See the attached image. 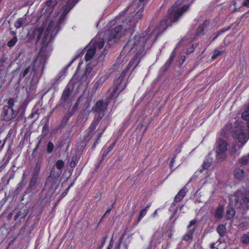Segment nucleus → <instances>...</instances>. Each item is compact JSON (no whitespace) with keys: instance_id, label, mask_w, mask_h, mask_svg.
<instances>
[{"instance_id":"13d9d810","label":"nucleus","mask_w":249,"mask_h":249,"mask_svg":"<svg viewBox=\"0 0 249 249\" xmlns=\"http://www.w3.org/2000/svg\"><path fill=\"white\" fill-rule=\"evenodd\" d=\"M5 142H6V139H5L4 140L3 143L1 144V146L0 147V150H1L4 147Z\"/></svg>"},{"instance_id":"37998d69","label":"nucleus","mask_w":249,"mask_h":249,"mask_svg":"<svg viewBox=\"0 0 249 249\" xmlns=\"http://www.w3.org/2000/svg\"><path fill=\"white\" fill-rule=\"evenodd\" d=\"M37 177L35 176L34 175L33 176L30 181V186H34L36 184V180H37Z\"/></svg>"},{"instance_id":"dca6fc26","label":"nucleus","mask_w":249,"mask_h":249,"mask_svg":"<svg viewBox=\"0 0 249 249\" xmlns=\"http://www.w3.org/2000/svg\"><path fill=\"white\" fill-rule=\"evenodd\" d=\"M142 55L138 54L137 53H136V54L133 57L132 59L129 62L127 68H130L131 67H133V69L136 68V67L139 63L141 58L143 56Z\"/></svg>"},{"instance_id":"423d86ee","label":"nucleus","mask_w":249,"mask_h":249,"mask_svg":"<svg viewBox=\"0 0 249 249\" xmlns=\"http://www.w3.org/2000/svg\"><path fill=\"white\" fill-rule=\"evenodd\" d=\"M133 16H132V18L129 20L130 24L128 27H125L124 29H123L122 26L121 25H119L115 27L109 34V36L108 39V41H113L114 42H115L117 40L120 39V38L122 36L124 30L132 29L136 23L135 22L134 25H132L133 24Z\"/></svg>"},{"instance_id":"f3484780","label":"nucleus","mask_w":249,"mask_h":249,"mask_svg":"<svg viewBox=\"0 0 249 249\" xmlns=\"http://www.w3.org/2000/svg\"><path fill=\"white\" fill-rule=\"evenodd\" d=\"M73 89V87L72 85L70 83L68 84L63 92L61 99L64 101H66L69 96L70 92L72 91Z\"/></svg>"},{"instance_id":"f8f14e48","label":"nucleus","mask_w":249,"mask_h":249,"mask_svg":"<svg viewBox=\"0 0 249 249\" xmlns=\"http://www.w3.org/2000/svg\"><path fill=\"white\" fill-rule=\"evenodd\" d=\"M33 69H32L31 65L24 67L21 69L19 74V80L27 76L32 77V80L36 75Z\"/></svg>"},{"instance_id":"1a4fd4ad","label":"nucleus","mask_w":249,"mask_h":249,"mask_svg":"<svg viewBox=\"0 0 249 249\" xmlns=\"http://www.w3.org/2000/svg\"><path fill=\"white\" fill-rule=\"evenodd\" d=\"M145 0H139L137 8L135 9L132 14L133 16V24L135 22H137L138 20L141 19L142 17V10L145 4Z\"/></svg>"},{"instance_id":"5701e85b","label":"nucleus","mask_w":249,"mask_h":249,"mask_svg":"<svg viewBox=\"0 0 249 249\" xmlns=\"http://www.w3.org/2000/svg\"><path fill=\"white\" fill-rule=\"evenodd\" d=\"M107 76L106 75H104L99 77V79L96 81V82L95 83L94 85V87L96 89H98L99 87H101L103 85V83L107 79Z\"/></svg>"},{"instance_id":"f03ea898","label":"nucleus","mask_w":249,"mask_h":249,"mask_svg":"<svg viewBox=\"0 0 249 249\" xmlns=\"http://www.w3.org/2000/svg\"><path fill=\"white\" fill-rule=\"evenodd\" d=\"M45 26L46 24L43 23L39 27H34L29 31L28 34L30 37L36 40V43L41 39L40 52L33 63L30 65H31L32 69L36 75L40 68L41 67L42 71H43L45 63L43 54L47 46L54 39L59 30L58 24L55 25L53 21L50 22L46 29H45Z\"/></svg>"},{"instance_id":"69168bd1","label":"nucleus","mask_w":249,"mask_h":249,"mask_svg":"<svg viewBox=\"0 0 249 249\" xmlns=\"http://www.w3.org/2000/svg\"><path fill=\"white\" fill-rule=\"evenodd\" d=\"M150 203H149L147 205V206H146V207L144 209H146V211H147L148 209L150 207Z\"/></svg>"},{"instance_id":"58836bf2","label":"nucleus","mask_w":249,"mask_h":249,"mask_svg":"<svg viewBox=\"0 0 249 249\" xmlns=\"http://www.w3.org/2000/svg\"><path fill=\"white\" fill-rule=\"evenodd\" d=\"M46 4L48 7L53 8L55 6V1L53 0H47Z\"/></svg>"},{"instance_id":"49530a36","label":"nucleus","mask_w":249,"mask_h":249,"mask_svg":"<svg viewBox=\"0 0 249 249\" xmlns=\"http://www.w3.org/2000/svg\"><path fill=\"white\" fill-rule=\"evenodd\" d=\"M173 60V59L169 58V59L167 60V61L165 63V64L164 65V68L166 69L170 67Z\"/></svg>"},{"instance_id":"cd10ccee","label":"nucleus","mask_w":249,"mask_h":249,"mask_svg":"<svg viewBox=\"0 0 249 249\" xmlns=\"http://www.w3.org/2000/svg\"><path fill=\"white\" fill-rule=\"evenodd\" d=\"M11 34L13 36V38L7 42V45L9 47L13 46L17 41V38L16 36V33L11 31Z\"/></svg>"},{"instance_id":"72a5a7b5","label":"nucleus","mask_w":249,"mask_h":249,"mask_svg":"<svg viewBox=\"0 0 249 249\" xmlns=\"http://www.w3.org/2000/svg\"><path fill=\"white\" fill-rule=\"evenodd\" d=\"M41 165H39V164H36V165L34 169V173L33 175L35 176H38L41 168Z\"/></svg>"},{"instance_id":"de8ad7c7","label":"nucleus","mask_w":249,"mask_h":249,"mask_svg":"<svg viewBox=\"0 0 249 249\" xmlns=\"http://www.w3.org/2000/svg\"><path fill=\"white\" fill-rule=\"evenodd\" d=\"M44 160V158L43 157V156L42 155H39L38 157L37 161L36 164H39V165L41 166V164Z\"/></svg>"},{"instance_id":"b1692460","label":"nucleus","mask_w":249,"mask_h":249,"mask_svg":"<svg viewBox=\"0 0 249 249\" xmlns=\"http://www.w3.org/2000/svg\"><path fill=\"white\" fill-rule=\"evenodd\" d=\"M96 114L95 115V118L94 121H93V123L98 125L100 121L102 119V118L105 116V113L104 112H96Z\"/></svg>"},{"instance_id":"a211bd4d","label":"nucleus","mask_w":249,"mask_h":249,"mask_svg":"<svg viewBox=\"0 0 249 249\" xmlns=\"http://www.w3.org/2000/svg\"><path fill=\"white\" fill-rule=\"evenodd\" d=\"M209 24L210 21L209 20L204 21L203 23L201 25H199L197 28L196 32V36H198L203 34L205 28L209 25Z\"/></svg>"},{"instance_id":"a19ab883","label":"nucleus","mask_w":249,"mask_h":249,"mask_svg":"<svg viewBox=\"0 0 249 249\" xmlns=\"http://www.w3.org/2000/svg\"><path fill=\"white\" fill-rule=\"evenodd\" d=\"M242 241L243 243L245 244H248L249 243V235L247 234H244L243 236H242Z\"/></svg>"},{"instance_id":"4be33fe9","label":"nucleus","mask_w":249,"mask_h":249,"mask_svg":"<svg viewBox=\"0 0 249 249\" xmlns=\"http://www.w3.org/2000/svg\"><path fill=\"white\" fill-rule=\"evenodd\" d=\"M95 53V48H93L92 47L90 48L86 53L85 58L86 61L90 60Z\"/></svg>"},{"instance_id":"6e6d98bb","label":"nucleus","mask_w":249,"mask_h":249,"mask_svg":"<svg viewBox=\"0 0 249 249\" xmlns=\"http://www.w3.org/2000/svg\"><path fill=\"white\" fill-rule=\"evenodd\" d=\"M175 55H176V53H175V51H173L172 53H171L170 54V58H172V59H174L175 56Z\"/></svg>"},{"instance_id":"c85d7f7f","label":"nucleus","mask_w":249,"mask_h":249,"mask_svg":"<svg viewBox=\"0 0 249 249\" xmlns=\"http://www.w3.org/2000/svg\"><path fill=\"white\" fill-rule=\"evenodd\" d=\"M26 18H18L15 22V26L17 28H18L22 26L25 22Z\"/></svg>"},{"instance_id":"412c9836","label":"nucleus","mask_w":249,"mask_h":249,"mask_svg":"<svg viewBox=\"0 0 249 249\" xmlns=\"http://www.w3.org/2000/svg\"><path fill=\"white\" fill-rule=\"evenodd\" d=\"M234 175L235 178L238 180H242L245 176L244 171L243 170L237 168L235 169L234 172Z\"/></svg>"},{"instance_id":"603ef678","label":"nucleus","mask_w":249,"mask_h":249,"mask_svg":"<svg viewBox=\"0 0 249 249\" xmlns=\"http://www.w3.org/2000/svg\"><path fill=\"white\" fill-rule=\"evenodd\" d=\"M243 5L246 7H249V0H245L243 3Z\"/></svg>"},{"instance_id":"4c0bfd02","label":"nucleus","mask_w":249,"mask_h":249,"mask_svg":"<svg viewBox=\"0 0 249 249\" xmlns=\"http://www.w3.org/2000/svg\"><path fill=\"white\" fill-rule=\"evenodd\" d=\"M211 164V161L209 160H206L204 161V162L202 164V167L204 169H206L208 168Z\"/></svg>"},{"instance_id":"aec40b11","label":"nucleus","mask_w":249,"mask_h":249,"mask_svg":"<svg viewBox=\"0 0 249 249\" xmlns=\"http://www.w3.org/2000/svg\"><path fill=\"white\" fill-rule=\"evenodd\" d=\"M27 213H28L25 211H24L23 212L18 211L14 217V220L16 221L18 218H19L18 221L19 222V223H20L22 220L24 219L27 214Z\"/></svg>"},{"instance_id":"473e14b6","label":"nucleus","mask_w":249,"mask_h":249,"mask_svg":"<svg viewBox=\"0 0 249 249\" xmlns=\"http://www.w3.org/2000/svg\"><path fill=\"white\" fill-rule=\"evenodd\" d=\"M48 129H49V123H48V122H47L42 128V132H43V133L44 134V135H41L40 136V137H41V139H43L44 138L46 134L47 133Z\"/></svg>"},{"instance_id":"052dcab7","label":"nucleus","mask_w":249,"mask_h":249,"mask_svg":"<svg viewBox=\"0 0 249 249\" xmlns=\"http://www.w3.org/2000/svg\"><path fill=\"white\" fill-rule=\"evenodd\" d=\"M215 243H213L210 245V248L211 249H214L215 248Z\"/></svg>"},{"instance_id":"680f3d73","label":"nucleus","mask_w":249,"mask_h":249,"mask_svg":"<svg viewBox=\"0 0 249 249\" xmlns=\"http://www.w3.org/2000/svg\"><path fill=\"white\" fill-rule=\"evenodd\" d=\"M177 202H175V200L174 201V202L171 204V207H175L176 206V203Z\"/></svg>"},{"instance_id":"2eb2a0df","label":"nucleus","mask_w":249,"mask_h":249,"mask_svg":"<svg viewBox=\"0 0 249 249\" xmlns=\"http://www.w3.org/2000/svg\"><path fill=\"white\" fill-rule=\"evenodd\" d=\"M108 105V102H103L102 101L97 102L94 107L95 112H104L105 113Z\"/></svg>"},{"instance_id":"4468645a","label":"nucleus","mask_w":249,"mask_h":249,"mask_svg":"<svg viewBox=\"0 0 249 249\" xmlns=\"http://www.w3.org/2000/svg\"><path fill=\"white\" fill-rule=\"evenodd\" d=\"M101 35H98L95 36L94 40H92L93 48H95V50L98 48L101 49L104 45L105 41L103 38H100Z\"/></svg>"},{"instance_id":"338daca9","label":"nucleus","mask_w":249,"mask_h":249,"mask_svg":"<svg viewBox=\"0 0 249 249\" xmlns=\"http://www.w3.org/2000/svg\"><path fill=\"white\" fill-rule=\"evenodd\" d=\"M124 249H127V244H124Z\"/></svg>"},{"instance_id":"ddd939ff","label":"nucleus","mask_w":249,"mask_h":249,"mask_svg":"<svg viewBox=\"0 0 249 249\" xmlns=\"http://www.w3.org/2000/svg\"><path fill=\"white\" fill-rule=\"evenodd\" d=\"M196 223V220H192L190 222V223L187 227V228L189 229V230L187 233L183 236V240L188 241L192 239L196 228L195 227H194L193 228H191V227L192 226H194Z\"/></svg>"},{"instance_id":"bf43d9fd","label":"nucleus","mask_w":249,"mask_h":249,"mask_svg":"<svg viewBox=\"0 0 249 249\" xmlns=\"http://www.w3.org/2000/svg\"><path fill=\"white\" fill-rule=\"evenodd\" d=\"M193 49H191V48H188L187 50V53H191L193 52Z\"/></svg>"},{"instance_id":"c9c22d12","label":"nucleus","mask_w":249,"mask_h":249,"mask_svg":"<svg viewBox=\"0 0 249 249\" xmlns=\"http://www.w3.org/2000/svg\"><path fill=\"white\" fill-rule=\"evenodd\" d=\"M234 213H235V212L232 209H231V210H228L227 211V218L228 219L232 218L234 216Z\"/></svg>"},{"instance_id":"6e6552de","label":"nucleus","mask_w":249,"mask_h":249,"mask_svg":"<svg viewBox=\"0 0 249 249\" xmlns=\"http://www.w3.org/2000/svg\"><path fill=\"white\" fill-rule=\"evenodd\" d=\"M124 71L122 73L121 75L118 77L117 79H116L115 82V87L114 88L113 91L111 92L110 95L109 96V98L110 99L116 97L118 96L117 95H115L117 91L118 90H120L122 91L124 89L125 86V83L124 81Z\"/></svg>"},{"instance_id":"0e129e2a","label":"nucleus","mask_w":249,"mask_h":249,"mask_svg":"<svg viewBox=\"0 0 249 249\" xmlns=\"http://www.w3.org/2000/svg\"><path fill=\"white\" fill-rule=\"evenodd\" d=\"M35 113H32L30 114V117L31 118H33L35 117Z\"/></svg>"},{"instance_id":"6ab92c4d","label":"nucleus","mask_w":249,"mask_h":249,"mask_svg":"<svg viewBox=\"0 0 249 249\" xmlns=\"http://www.w3.org/2000/svg\"><path fill=\"white\" fill-rule=\"evenodd\" d=\"M187 191V189L185 187H183L181 190H180L178 194L175 197V202H179L180 201L183 197L185 196L186 192Z\"/></svg>"},{"instance_id":"2f4dec72","label":"nucleus","mask_w":249,"mask_h":249,"mask_svg":"<svg viewBox=\"0 0 249 249\" xmlns=\"http://www.w3.org/2000/svg\"><path fill=\"white\" fill-rule=\"evenodd\" d=\"M115 142L112 143L106 150H105L103 154V158L106 157L107 155L112 150L115 145Z\"/></svg>"},{"instance_id":"774afa93","label":"nucleus","mask_w":249,"mask_h":249,"mask_svg":"<svg viewBox=\"0 0 249 249\" xmlns=\"http://www.w3.org/2000/svg\"><path fill=\"white\" fill-rule=\"evenodd\" d=\"M157 210H156V211L154 212V213H153V215H154V216H156V215H157Z\"/></svg>"},{"instance_id":"393cba45","label":"nucleus","mask_w":249,"mask_h":249,"mask_svg":"<svg viewBox=\"0 0 249 249\" xmlns=\"http://www.w3.org/2000/svg\"><path fill=\"white\" fill-rule=\"evenodd\" d=\"M97 125L92 123L90 127L87 130L88 137L90 138L95 134V130Z\"/></svg>"},{"instance_id":"a18cd8bd","label":"nucleus","mask_w":249,"mask_h":249,"mask_svg":"<svg viewBox=\"0 0 249 249\" xmlns=\"http://www.w3.org/2000/svg\"><path fill=\"white\" fill-rule=\"evenodd\" d=\"M248 161H249L248 158L246 157H242L239 160L240 163L243 165L247 164L248 163Z\"/></svg>"},{"instance_id":"7c9ffc66","label":"nucleus","mask_w":249,"mask_h":249,"mask_svg":"<svg viewBox=\"0 0 249 249\" xmlns=\"http://www.w3.org/2000/svg\"><path fill=\"white\" fill-rule=\"evenodd\" d=\"M223 207L222 206H219L215 212V216L217 217L221 218L222 216L223 213Z\"/></svg>"},{"instance_id":"9b49d317","label":"nucleus","mask_w":249,"mask_h":249,"mask_svg":"<svg viewBox=\"0 0 249 249\" xmlns=\"http://www.w3.org/2000/svg\"><path fill=\"white\" fill-rule=\"evenodd\" d=\"M78 0H69L68 1L67 5L64 8L63 13L61 14L59 18L58 24L61 23L62 22L67 14L74 6V5L76 4Z\"/></svg>"},{"instance_id":"3c124183","label":"nucleus","mask_w":249,"mask_h":249,"mask_svg":"<svg viewBox=\"0 0 249 249\" xmlns=\"http://www.w3.org/2000/svg\"><path fill=\"white\" fill-rule=\"evenodd\" d=\"M177 157V155H174L173 156V157L170 162V168L172 169L173 168V163L174 162H175V159Z\"/></svg>"},{"instance_id":"8fccbe9b","label":"nucleus","mask_w":249,"mask_h":249,"mask_svg":"<svg viewBox=\"0 0 249 249\" xmlns=\"http://www.w3.org/2000/svg\"><path fill=\"white\" fill-rule=\"evenodd\" d=\"M8 106H7V107H9L12 108L14 105V99L12 98H11L9 99L8 103H7Z\"/></svg>"},{"instance_id":"bb28decb","label":"nucleus","mask_w":249,"mask_h":249,"mask_svg":"<svg viewBox=\"0 0 249 249\" xmlns=\"http://www.w3.org/2000/svg\"><path fill=\"white\" fill-rule=\"evenodd\" d=\"M7 58L2 57L0 60V67L5 71V69L8 67L9 64L7 62Z\"/></svg>"},{"instance_id":"09e8293b","label":"nucleus","mask_w":249,"mask_h":249,"mask_svg":"<svg viewBox=\"0 0 249 249\" xmlns=\"http://www.w3.org/2000/svg\"><path fill=\"white\" fill-rule=\"evenodd\" d=\"M72 184H71L70 186H69L66 190L65 191L63 192L62 193V194L61 195L60 197H59V200H61L64 196H65L67 194V193L69 191V190L70 189V187L72 186Z\"/></svg>"},{"instance_id":"e2e57ef3","label":"nucleus","mask_w":249,"mask_h":249,"mask_svg":"<svg viewBox=\"0 0 249 249\" xmlns=\"http://www.w3.org/2000/svg\"><path fill=\"white\" fill-rule=\"evenodd\" d=\"M112 247V244H111V241L108 248H107V249H111Z\"/></svg>"},{"instance_id":"9d476101","label":"nucleus","mask_w":249,"mask_h":249,"mask_svg":"<svg viewBox=\"0 0 249 249\" xmlns=\"http://www.w3.org/2000/svg\"><path fill=\"white\" fill-rule=\"evenodd\" d=\"M18 115V112L14 111L13 108L4 106L1 113L2 117L5 121H9L15 118Z\"/></svg>"},{"instance_id":"79ce46f5","label":"nucleus","mask_w":249,"mask_h":249,"mask_svg":"<svg viewBox=\"0 0 249 249\" xmlns=\"http://www.w3.org/2000/svg\"><path fill=\"white\" fill-rule=\"evenodd\" d=\"M222 53V52L219 51L218 50H215L212 56V59L213 60L215 59L217 56L220 55Z\"/></svg>"},{"instance_id":"39448f33","label":"nucleus","mask_w":249,"mask_h":249,"mask_svg":"<svg viewBox=\"0 0 249 249\" xmlns=\"http://www.w3.org/2000/svg\"><path fill=\"white\" fill-rule=\"evenodd\" d=\"M231 200L237 208L244 207L249 203V191L245 189L238 190Z\"/></svg>"},{"instance_id":"f257e3e1","label":"nucleus","mask_w":249,"mask_h":249,"mask_svg":"<svg viewBox=\"0 0 249 249\" xmlns=\"http://www.w3.org/2000/svg\"><path fill=\"white\" fill-rule=\"evenodd\" d=\"M188 8L189 5H184L181 7L177 3H175L168 10L167 16L160 21L156 29L149 33V27L144 35L135 36L133 40L128 41L124 47V50L128 52L134 50L138 54L144 55L146 50L151 47L157 37L168 26H171L172 22H177Z\"/></svg>"},{"instance_id":"864d4df0","label":"nucleus","mask_w":249,"mask_h":249,"mask_svg":"<svg viewBox=\"0 0 249 249\" xmlns=\"http://www.w3.org/2000/svg\"><path fill=\"white\" fill-rule=\"evenodd\" d=\"M105 58V54L103 53L101 54L98 57V60L99 61H103Z\"/></svg>"},{"instance_id":"f704fd0d","label":"nucleus","mask_w":249,"mask_h":249,"mask_svg":"<svg viewBox=\"0 0 249 249\" xmlns=\"http://www.w3.org/2000/svg\"><path fill=\"white\" fill-rule=\"evenodd\" d=\"M54 148V145L51 142H49L48 143L47 146V152L48 153H51Z\"/></svg>"},{"instance_id":"ea45409f","label":"nucleus","mask_w":249,"mask_h":249,"mask_svg":"<svg viewBox=\"0 0 249 249\" xmlns=\"http://www.w3.org/2000/svg\"><path fill=\"white\" fill-rule=\"evenodd\" d=\"M147 213L146 209H143L141 211L139 216L138 219V222Z\"/></svg>"},{"instance_id":"c756f323","label":"nucleus","mask_w":249,"mask_h":249,"mask_svg":"<svg viewBox=\"0 0 249 249\" xmlns=\"http://www.w3.org/2000/svg\"><path fill=\"white\" fill-rule=\"evenodd\" d=\"M242 117L244 120L247 121L248 126L249 127V105L248 106L247 109L242 113Z\"/></svg>"},{"instance_id":"0eeeda50","label":"nucleus","mask_w":249,"mask_h":249,"mask_svg":"<svg viewBox=\"0 0 249 249\" xmlns=\"http://www.w3.org/2000/svg\"><path fill=\"white\" fill-rule=\"evenodd\" d=\"M228 143L226 140L219 138L216 142V159L220 161L226 158V151L227 150Z\"/></svg>"},{"instance_id":"5fc2aeb1","label":"nucleus","mask_w":249,"mask_h":249,"mask_svg":"<svg viewBox=\"0 0 249 249\" xmlns=\"http://www.w3.org/2000/svg\"><path fill=\"white\" fill-rule=\"evenodd\" d=\"M113 207V205H111L106 212L105 214L109 213Z\"/></svg>"},{"instance_id":"e433bc0d","label":"nucleus","mask_w":249,"mask_h":249,"mask_svg":"<svg viewBox=\"0 0 249 249\" xmlns=\"http://www.w3.org/2000/svg\"><path fill=\"white\" fill-rule=\"evenodd\" d=\"M5 74V71L0 67V80L2 83V86L4 84V76Z\"/></svg>"},{"instance_id":"20e7f679","label":"nucleus","mask_w":249,"mask_h":249,"mask_svg":"<svg viewBox=\"0 0 249 249\" xmlns=\"http://www.w3.org/2000/svg\"><path fill=\"white\" fill-rule=\"evenodd\" d=\"M233 137L237 139L241 144H234L229 149L230 154L234 155L236 152L239 149L248 141L249 137L248 136L247 131L245 129L244 126L240 124L238 125L234 130Z\"/></svg>"},{"instance_id":"7ed1b4c3","label":"nucleus","mask_w":249,"mask_h":249,"mask_svg":"<svg viewBox=\"0 0 249 249\" xmlns=\"http://www.w3.org/2000/svg\"><path fill=\"white\" fill-rule=\"evenodd\" d=\"M64 166V162L63 160H60L56 162L55 167L54 166L52 168L49 177L46 182V185L55 190L57 188L61 181V175Z\"/></svg>"},{"instance_id":"4d7b16f0","label":"nucleus","mask_w":249,"mask_h":249,"mask_svg":"<svg viewBox=\"0 0 249 249\" xmlns=\"http://www.w3.org/2000/svg\"><path fill=\"white\" fill-rule=\"evenodd\" d=\"M13 216V213H10L8 214L7 218L9 220H10L12 219V217Z\"/></svg>"},{"instance_id":"c03bdc74","label":"nucleus","mask_w":249,"mask_h":249,"mask_svg":"<svg viewBox=\"0 0 249 249\" xmlns=\"http://www.w3.org/2000/svg\"><path fill=\"white\" fill-rule=\"evenodd\" d=\"M77 163V158L76 157H73L71 159V161L70 163V166L71 167H74L76 166Z\"/></svg>"},{"instance_id":"a878e982","label":"nucleus","mask_w":249,"mask_h":249,"mask_svg":"<svg viewBox=\"0 0 249 249\" xmlns=\"http://www.w3.org/2000/svg\"><path fill=\"white\" fill-rule=\"evenodd\" d=\"M216 231L219 235L221 237L225 235L227 232L226 226L223 224L219 225L216 229Z\"/></svg>"}]
</instances>
